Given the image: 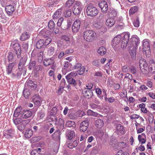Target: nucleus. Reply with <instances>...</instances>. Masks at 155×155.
<instances>
[{
  "label": "nucleus",
  "instance_id": "nucleus-64",
  "mask_svg": "<svg viewBox=\"0 0 155 155\" xmlns=\"http://www.w3.org/2000/svg\"><path fill=\"white\" fill-rule=\"evenodd\" d=\"M64 87L63 86H61L60 87V88H59L58 91L57 92V93L58 94H61L64 90Z\"/></svg>",
  "mask_w": 155,
  "mask_h": 155
},
{
  "label": "nucleus",
  "instance_id": "nucleus-39",
  "mask_svg": "<svg viewBox=\"0 0 155 155\" xmlns=\"http://www.w3.org/2000/svg\"><path fill=\"white\" fill-rule=\"evenodd\" d=\"M29 37V35L27 32H24L23 33L21 36L20 39L22 41H24L28 38Z\"/></svg>",
  "mask_w": 155,
  "mask_h": 155
},
{
  "label": "nucleus",
  "instance_id": "nucleus-55",
  "mask_svg": "<svg viewBox=\"0 0 155 155\" xmlns=\"http://www.w3.org/2000/svg\"><path fill=\"white\" fill-rule=\"evenodd\" d=\"M64 20V18H60L58 20L57 22L58 26L60 27L61 25H63V22Z\"/></svg>",
  "mask_w": 155,
  "mask_h": 155
},
{
  "label": "nucleus",
  "instance_id": "nucleus-34",
  "mask_svg": "<svg viewBox=\"0 0 155 155\" xmlns=\"http://www.w3.org/2000/svg\"><path fill=\"white\" fill-rule=\"evenodd\" d=\"M116 128L117 130L121 133H123L124 132V127L120 124H117Z\"/></svg>",
  "mask_w": 155,
  "mask_h": 155
},
{
  "label": "nucleus",
  "instance_id": "nucleus-59",
  "mask_svg": "<svg viewBox=\"0 0 155 155\" xmlns=\"http://www.w3.org/2000/svg\"><path fill=\"white\" fill-rule=\"evenodd\" d=\"M58 124L60 125L62 129L64 127V121L61 118H59V119Z\"/></svg>",
  "mask_w": 155,
  "mask_h": 155
},
{
  "label": "nucleus",
  "instance_id": "nucleus-28",
  "mask_svg": "<svg viewBox=\"0 0 155 155\" xmlns=\"http://www.w3.org/2000/svg\"><path fill=\"white\" fill-rule=\"evenodd\" d=\"M21 107H17L14 111V116L15 117H17L19 115H21Z\"/></svg>",
  "mask_w": 155,
  "mask_h": 155
},
{
  "label": "nucleus",
  "instance_id": "nucleus-23",
  "mask_svg": "<svg viewBox=\"0 0 155 155\" xmlns=\"http://www.w3.org/2000/svg\"><path fill=\"white\" fill-rule=\"evenodd\" d=\"M95 126L98 128H101L104 125V122L101 119L97 120L95 123Z\"/></svg>",
  "mask_w": 155,
  "mask_h": 155
},
{
  "label": "nucleus",
  "instance_id": "nucleus-50",
  "mask_svg": "<svg viewBox=\"0 0 155 155\" xmlns=\"http://www.w3.org/2000/svg\"><path fill=\"white\" fill-rule=\"evenodd\" d=\"M14 58V57L13 56V54L12 53L10 52H9L8 54V56L7 58L8 60V61H12Z\"/></svg>",
  "mask_w": 155,
  "mask_h": 155
},
{
  "label": "nucleus",
  "instance_id": "nucleus-20",
  "mask_svg": "<svg viewBox=\"0 0 155 155\" xmlns=\"http://www.w3.org/2000/svg\"><path fill=\"white\" fill-rule=\"evenodd\" d=\"M62 11V9L60 8L58 9L56 12L54 13L53 18L54 19H56L59 18L61 15Z\"/></svg>",
  "mask_w": 155,
  "mask_h": 155
},
{
  "label": "nucleus",
  "instance_id": "nucleus-2",
  "mask_svg": "<svg viewBox=\"0 0 155 155\" xmlns=\"http://www.w3.org/2000/svg\"><path fill=\"white\" fill-rule=\"evenodd\" d=\"M139 66L141 72L143 74H147L149 71L152 73L155 72V64L150 65L149 68L147 62L144 59L140 61Z\"/></svg>",
  "mask_w": 155,
  "mask_h": 155
},
{
  "label": "nucleus",
  "instance_id": "nucleus-44",
  "mask_svg": "<svg viewBox=\"0 0 155 155\" xmlns=\"http://www.w3.org/2000/svg\"><path fill=\"white\" fill-rule=\"evenodd\" d=\"M71 15V11L70 9H68L65 11L64 13V15L65 17L68 18L70 17Z\"/></svg>",
  "mask_w": 155,
  "mask_h": 155
},
{
  "label": "nucleus",
  "instance_id": "nucleus-60",
  "mask_svg": "<svg viewBox=\"0 0 155 155\" xmlns=\"http://www.w3.org/2000/svg\"><path fill=\"white\" fill-rule=\"evenodd\" d=\"M134 25L135 27H138L139 26V21L138 18L134 22Z\"/></svg>",
  "mask_w": 155,
  "mask_h": 155
},
{
  "label": "nucleus",
  "instance_id": "nucleus-14",
  "mask_svg": "<svg viewBox=\"0 0 155 155\" xmlns=\"http://www.w3.org/2000/svg\"><path fill=\"white\" fill-rule=\"evenodd\" d=\"M28 88L32 90H35L37 87V84L34 81L29 80L26 83Z\"/></svg>",
  "mask_w": 155,
  "mask_h": 155
},
{
  "label": "nucleus",
  "instance_id": "nucleus-38",
  "mask_svg": "<svg viewBox=\"0 0 155 155\" xmlns=\"http://www.w3.org/2000/svg\"><path fill=\"white\" fill-rule=\"evenodd\" d=\"M78 145V142L77 141H74L72 143H70L68 144V147L70 149L76 147Z\"/></svg>",
  "mask_w": 155,
  "mask_h": 155
},
{
  "label": "nucleus",
  "instance_id": "nucleus-46",
  "mask_svg": "<svg viewBox=\"0 0 155 155\" xmlns=\"http://www.w3.org/2000/svg\"><path fill=\"white\" fill-rule=\"evenodd\" d=\"M22 118H18L13 119V122L15 125H17L21 123L22 122Z\"/></svg>",
  "mask_w": 155,
  "mask_h": 155
},
{
  "label": "nucleus",
  "instance_id": "nucleus-51",
  "mask_svg": "<svg viewBox=\"0 0 155 155\" xmlns=\"http://www.w3.org/2000/svg\"><path fill=\"white\" fill-rule=\"evenodd\" d=\"M138 139L140 142H141V140H143V141L141 142V144H143L146 142V139L144 138H142V137L140 135H139L138 136Z\"/></svg>",
  "mask_w": 155,
  "mask_h": 155
},
{
  "label": "nucleus",
  "instance_id": "nucleus-57",
  "mask_svg": "<svg viewBox=\"0 0 155 155\" xmlns=\"http://www.w3.org/2000/svg\"><path fill=\"white\" fill-rule=\"evenodd\" d=\"M85 70V68L84 67H82L80 68L79 71H78V73L79 75H82L84 74Z\"/></svg>",
  "mask_w": 155,
  "mask_h": 155
},
{
  "label": "nucleus",
  "instance_id": "nucleus-54",
  "mask_svg": "<svg viewBox=\"0 0 155 155\" xmlns=\"http://www.w3.org/2000/svg\"><path fill=\"white\" fill-rule=\"evenodd\" d=\"M92 64L96 67H99L100 66V63L97 60L93 61L92 62Z\"/></svg>",
  "mask_w": 155,
  "mask_h": 155
},
{
  "label": "nucleus",
  "instance_id": "nucleus-10",
  "mask_svg": "<svg viewBox=\"0 0 155 155\" xmlns=\"http://www.w3.org/2000/svg\"><path fill=\"white\" fill-rule=\"evenodd\" d=\"M13 48L17 55V58H20L21 53V48L19 44L18 43H15L13 45Z\"/></svg>",
  "mask_w": 155,
  "mask_h": 155
},
{
  "label": "nucleus",
  "instance_id": "nucleus-16",
  "mask_svg": "<svg viewBox=\"0 0 155 155\" xmlns=\"http://www.w3.org/2000/svg\"><path fill=\"white\" fill-rule=\"evenodd\" d=\"M115 22V19L110 17L106 21V24L109 28L113 26Z\"/></svg>",
  "mask_w": 155,
  "mask_h": 155
},
{
  "label": "nucleus",
  "instance_id": "nucleus-49",
  "mask_svg": "<svg viewBox=\"0 0 155 155\" xmlns=\"http://www.w3.org/2000/svg\"><path fill=\"white\" fill-rule=\"evenodd\" d=\"M72 23V20L71 19H69L68 20L67 25L66 27H64V28L67 29L70 28L71 26Z\"/></svg>",
  "mask_w": 155,
  "mask_h": 155
},
{
  "label": "nucleus",
  "instance_id": "nucleus-3",
  "mask_svg": "<svg viewBox=\"0 0 155 155\" xmlns=\"http://www.w3.org/2000/svg\"><path fill=\"white\" fill-rule=\"evenodd\" d=\"M96 33L94 31L87 30L84 32V38L88 42L93 41L95 38Z\"/></svg>",
  "mask_w": 155,
  "mask_h": 155
},
{
  "label": "nucleus",
  "instance_id": "nucleus-15",
  "mask_svg": "<svg viewBox=\"0 0 155 155\" xmlns=\"http://www.w3.org/2000/svg\"><path fill=\"white\" fill-rule=\"evenodd\" d=\"M25 70H24V68H23V69L21 70V69H19L18 68V69L16 70L17 73H15L13 72L12 75H11V77L13 78H19L21 76L23 71Z\"/></svg>",
  "mask_w": 155,
  "mask_h": 155
},
{
  "label": "nucleus",
  "instance_id": "nucleus-24",
  "mask_svg": "<svg viewBox=\"0 0 155 155\" xmlns=\"http://www.w3.org/2000/svg\"><path fill=\"white\" fill-rule=\"evenodd\" d=\"M36 64V62L35 61L31 60L29 63V66L28 67V69L30 70H31L33 69H35Z\"/></svg>",
  "mask_w": 155,
  "mask_h": 155
},
{
  "label": "nucleus",
  "instance_id": "nucleus-58",
  "mask_svg": "<svg viewBox=\"0 0 155 155\" xmlns=\"http://www.w3.org/2000/svg\"><path fill=\"white\" fill-rule=\"evenodd\" d=\"M51 41V38H48L44 41V46H47Z\"/></svg>",
  "mask_w": 155,
  "mask_h": 155
},
{
  "label": "nucleus",
  "instance_id": "nucleus-52",
  "mask_svg": "<svg viewBox=\"0 0 155 155\" xmlns=\"http://www.w3.org/2000/svg\"><path fill=\"white\" fill-rule=\"evenodd\" d=\"M31 120L30 119H28L26 120H22L21 123L24 125V126L26 127V126L27 124H28L30 122Z\"/></svg>",
  "mask_w": 155,
  "mask_h": 155
},
{
  "label": "nucleus",
  "instance_id": "nucleus-33",
  "mask_svg": "<svg viewBox=\"0 0 155 155\" xmlns=\"http://www.w3.org/2000/svg\"><path fill=\"white\" fill-rule=\"evenodd\" d=\"M33 132L32 130L31 129H27L26 130L25 134V137L28 138H30L32 135Z\"/></svg>",
  "mask_w": 155,
  "mask_h": 155
},
{
  "label": "nucleus",
  "instance_id": "nucleus-48",
  "mask_svg": "<svg viewBox=\"0 0 155 155\" xmlns=\"http://www.w3.org/2000/svg\"><path fill=\"white\" fill-rule=\"evenodd\" d=\"M28 45L27 42H24L23 43L22 47L25 51H26L28 49Z\"/></svg>",
  "mask_w": 155,
  "mask_h": 155
},
{
  "label": "nucleus",
  "instance_id": "nucleus-7",
  "mask_svg": "<svg viewBox=\"0 0 155 155\" xmlns=\"http://www.w3.org/2000/svg\"><path fill=\"white\" fill-rule=\"evenodd\" d=\"M32 115L31 112L29 110H24L21 112V117L23 119L28 118L31 117Z\"/></svg>",
  "mask_w": 155,
  "mask_h": 155
},
{
  "label": "nucleus",
  "instance_id": "nucleus-41",
  "mask_svg": "<svg viewBox=\"0 0 155 155\" xmlns=\"http://www.w3.org/2000/svg\"><path fill=\"white\" fill-rule=\"evenodd\" d=\"M48 28L50 29H52L54 28L55 26L54 21L52 20H50L48 24Z\"/></svg>",
  "mask_w": 155,
  "mask_h": 155
},
{
  "label": "nucleus",
  "instance_id": "nucleus-61",
  "mask_svg": "<svg viewBox=\"0 0 155 155\" xmlns=\"http://www.w3.org/2000/svg\"><path fill=\"white\" fill-rule=\"evenodd\" d=\"M38 137H33L30 140V141L32 143H34L35 142H37L38 140L40 139Z\"/></svg>",
  "mask_w": 155,
  "mask_h": 155
},
{
  "label": "nucleus",
  "instance_id": "nucleus-62",
  "mask_svg": "<svg viewBox=\"0 0 155 155\" xmlns=\"http://www.w3.org/2000/svg\"><path fill=\"white\" fill-rule=\"evenodd\" d=\"M61 38L62 39L66 41H70V38L67 36L66 35H62L61 36Z\"/></svg>",
  "mask_w": 155,
  "mask_h": 155
},
{
  "label": "nucleus",
  "instance_id": "nucleus-42",
  "mask_svg": "<svg viewBox=\"0 0 155 155\" xmlns=\"http://www.w3.org/2000/svg\"><path fill=\"white\" fill-rule=\"evenodd\" d=\"M117 15V12L115 10H112L111 12L109 13V17L114 18L115 19V17Z\"/></svg>",
  "mask_w": 155,
  "mask_h": 155
},
{
  "label": "nucleus",
  "instance_id": "nucleus-5",
  "mask_svg": "<svg viewBox=\"0 0 155 155\" xmlns=\"http://www.w3.org/2000/svg\"><path fill=\"white\" fill-rule=\"evenodd\" d=\"M82 6V5L80 2H76L75 3L72 9L74 15H77L81 13Z\"/></svg>",
  "mask_w": 155,
  "mask_h": 155
},
{
  "label": "nucleus",
  "instance_id": "nucleus-43",
  "mask_svg": "<svg viewBox=\"0 0 155 155\" xmlns=\"http://www.w3.org/2000/svg\"><path fill=\"white\" fill-rule=\"evenodd\" d=\"M103 26V23L99 22H95L94 24V26L97 28H101Z\"/></svg>",
  "mask_w": 155,
  "mask_h": 155
},
{
  "label": "nucleus",
  "instance_id": "nucleus-35",
  "mask_svg": "<svg viewBox=\"0 0 155 155\" xmlns=\"http://www.w3.org/2000/svg\"><path fill=\"white\" fill-rule=\"evenodd\" d=\"M61 133L60 131L57 130L53 134V137L56 139L60 140V139Z\"/></svg>",
  "mask_w": 155,
  "mask_h": 155
},
{
  "label": "nucleus",
  "instance_id": "nucleus-19",
  "mask_svg": "<svg viewBox=\"0 0 155 155\" xmlns=\"http://www.w3.org/2000/svg\"><path fill=\"white\" fill-rule=\"evenodd\" d=\"M16 64V63L13 62L9 64L6 68V72L8 74H9L12 72L13 67Z\"/></svg>",
  "mask_w": 155,
  "mask_h": 155
},
{
  "label": "nucleus",
  "instance_id": "nucleus-4",
  "mask_svg": "<svg viewBox=\"0 0 155 155\" xmlns=\"http://www.w3.org/2000/svg\"><path fill=\"white\" fill-rule=\"evenodd\" d=\"M87 15L91 17L95 16L99 13L98 10L93 5L88 6L86 9Z\"/></svg>",
  "mask_w": 155,
  "mask_h": 155
},
{
  "label": "nucleus",
  "instance_id": "nucleus-47",
  "mask_svg": "<svg viewBox=\"0 0 155 155\" xmlns=\"http://www.w3.org/2000/svg\"><path fill=\"white\" fill-rule=\"evenodd\" d=\"M69 80L68 81V83L72 84H73L74 86H75L77 85V83L75 80L73 78H71L70 79H69Z\"/></svg>",
  "mask_w": 155,
  "mask_h": 155
},
{
  "label": "nucleus",
  "instance_id": "nucleus-9",
  "mask_svg": "<svg viewBox=\"0 0 155 155\" xmlns=\"http://www.w3.org/2000/svg\"><path fill=\"white\" fill-rule=\"evenodd\" d=\"M27 59V57L26 55H25L21 58L18 65L19 69H23Z\"/></svg>",
  "mask_w": 155,
  "mask_h": 155
},
{
  "label": "nucleus",
  "instance_id": "nucleus-21",
  "mask_svg": "<svg viewBox=\"0 0 155 155\" xmlns=\"http://www.w3.org/2000/svg\"><path fill=\"white\" fill-rule=\"evenodd\" d=\"M51 31L48 30L44 29L40 32V34L45 37H47L51 34Z\"/></svg>",
  "mask_w": 155,
  "mask_h": 155
},
{
  "label": "nucleus",
  "instance_id": "nucleus-37",
  "mask_svg": "<svg viewBox=\"0 0 155 155\" xmlns=\"http://www.w3.org/2000/svg\"><path fill=\"white\" fill-rule=\"evenodd\" d=\"M23 94L24 97L27 98L29 97L30 95V92L28 89L25 88L24 89Z\"/></svg>",
  "mask_w": 155,
  "mask_h": 155
},
{
  "label": "nucleus",
  "instance_id": "nucleus-53",
  "mask_svg": "<svg viewBox=\"0 0 155 155\" xmlns=\"http://www.w3.org/2000/svg\"><path fill=\"white\" fill-rule=\"evenodd\" d=\"M129 69L130 72L132 74H134L136 73V71L135 68L134 66H130L129 68Z\"/></svg>",
  "mask_w": 155,
  "mask_h": 155
},
{
  "label": "nucleus",
  "instance_id": "nucleus-25",
  "mask_svg": "<svg viewBox=\"0 0 155 155\" xmlns=\"http://www.w3.org/2000/svg\"><path fill=\"white\" fill-rule=\"evenodd\" d=\"M97 53L100 55H103L106 53V49L104 47H101L97 50Z\"/></svg>",
  "mask_w": 155,
  "mask_h": 155
},
{
  "label": "nucleus",
  "instance_id": "nucleus-8",
  "mask_svg": "<svg viewBox=\"0 0 155 155\" xmlns=\"http://www.w3.org/2000/svg\"><path fill=\"white\" fill-rule=\"evenodd\" d=\"M32 99L34 103L36 106H39L41 105V101L39 95H34L32 97Z\"/></svg>",
  "mask_w": 155,
  "mask_h": 155
},
{
  "label": "nucleus",
  "instance_id": "nucleus-18",
  "mask_svg": "<svg viewBox=\"0 0 155 155\" xmlns=\"http://www.w3.org/2000/svg\"><path fill=\"white\" fill-rule=\"evenodd\" d=\"M82 93L84 96L87 99L93 96L92 91L90 89H87L84 92L82 91Z\"/></svg>",
  "mask_w": 155,
  "mask_h": 155
},
{
  "label": "nucleus",
  "instance_id": "nucleus-31",
  "mask_svg": "<svg viewBox=\"0 0 155 155\" xmlns=\"http://www.w3.org/2000/svg\"><path fill=\"white\" fill-rule=\"evenodd\" d=\"M87 113L88 115L89 116H91L94 117H97L98 115H100V114L97 113L91 110H88L87 111Z\"/></svg>",
  "mask_w": 155,
  "mask_h": 155
},
{
  "label": "nucleus",
  "instance_id": "nucleus-13",
  "mask_svg": "<svg viewBox=\"0 0 155 155\" xmlns=\"http://www.w3.org/2000/svg\"><path fill=\"white\" fill-rule=\"evenodd\" d=\"M132 44L135 48L137 47L140 43V40L139 38L137 35H134L131 38Z\"/></svg>",
  "mask_w": 155,
  "mask_h": 155
},
{
  "label": "nucleus",
  "instance_id": "nucleus-32",
  "mask_svg": "<svg viewBox=\"0 0 155 155\" xmlns=\"http://www.w3.org/2000/svg\"><path fill=\"white\" fill-rule=\"evenodd\" d=\"M143 52L144 54H145L147 57H149L151 55L150 48H146V49H143Z\"/></svg>",
  "mask_w": 155,
  "mask_h": 155
},
{
  "label": "nucleus",
  "instance_id": "nucleus-11",
  "mask_svg": "<svg viewBox=\"0 0 155 155\" xmlns=\"http://www.w3.org/2000/svg\"><path fill=\"white\" fill-rule=\"evenodd\" d=\"M99 6L103 12H106L108 9V5L105 1H103L99 3Z\"/></svg>",
  "mask_w": 155,
  "mask_h": 155
},
{
  "label": "nucleus",
  "instance_id": "nucleus-17",
  "mask_svg": "<svg viewBox=\"0 0 155 155\" xmlns=\"http://www.w3.org/2000/svg\"><path fill=\"white\" fill-rule=\"evenodd\" d=\"M5 9L7 13L9 15L12 14L15 11L14 7L12 5H7Z\"/></svg>",
  "mask_w": 155,
  "mask_h": 155
},
{
  "label": "nucleus",
  "instance_id": "nucleus-29",
  "mask_svg": "<svg viewBox=\"0 0 155 155\" xmlns=\"http://www.w3.org/2000/svg\"><path fill=\"white\" fill-rule=\"evenodd\" d=\"M65 126L66 127L73 128H75L76 127L75 123L74 121H68L66 123Z\"/></svg>",
  "mask_w": 155,
  "mask_h": 155
},
{
  "label": "nucleus",
  "instance_id": "nucleus-45",
  "mask_svg": "<svg viewBox=\"0 0 155 155\" xmlns=\"http://www.w3.org/2000/svg\"><path fill=\"white\" fill-rule=\"evenodd\" d=\"M74 2V0H68L66 3V6L68 8L71 7Z\"/></svg>",
  "mask_w": 155,
  "mask_h": 155
},
{
  "label": "nucleus",
  "instance_id": "nucleus-6",
  "mask_svg": "<svg viewBox=\"0 0 155 155\" xmlns=\"http://www.w3.org/2000/svg\"><path fill=\"white\" fill-rule=\"evenodd\" d=\"M81 22L80 20H76L73 23L72 26V31L73 32H77L80 29Z\"/></svg>",
  "mask_w": 155,
  "mask_h": 155
},
{
  "label": "nucleus",
  "instance_id": "nucleus-1",
  "mask_svg": "<svg viewBox=\"0 0 155 155\" xmlns=\"http://www.w3.org/2000/svg\"><path fill=\"white\" fill-rule=\"evenodd\" d=\"M122 37L121 42V47L123 49H125L127 46L129 38V35L128 33L122 34L121 35H118L115 37L112 41V43L114 46H116L119 44L121 40V37Z\"/></svg>",
  "mask_w": 155,
  "mask_h": 155
},
{
  "label": "nucleus",
  "instance_id": "nucleus-22",
  "mask_svg": "<svg viewBox=\"0 0 155 155\" xmlns=\"http://www.w3.org/2000/svg\"><path fill=\"white\" fill-rule=\"evenodd\" d=\"M66 134V137L69 140H72L75 136L74 132L73 131L67 132Z\"/></svg>",
  "mask_w": 155,
  "mask_h": 155
},
{
  "label": "nucleus",
  "instance_id": "nucleus-63",
  "mask_svg": "<svg viewBox=\"0 0 155 155\" xmlns=\"http://www.w3.org/2000/svg\"><path fill=\"white\" fill-rule=\"evenodd\" d=\"M18 127V129L20 131L23 130L25 128L22 123Z\"/></svg>",
  "mask_w": 155,
  "mask_h": 155
},
{
  "label": "nucleus",
  "instance_id": "nucleus-26",
  "mask_svg": "<svg viewBox=\"0 0 155 155\" xmlns=\"http://www.w3.org/2000/svg\"><path fill=\"white\" fill-rule=\"evenodd\" d=\"M44 40L40 39L36 43V47L38 49L41 48L43 46H44Z\"/></svg>",
  "mask_w": 155,
  "mask_h": 155
},
{
  "label": "nucleus",
  "instance_id": "nucleus-12",
  "mask_svg": "<svg viewBox=\"0 0 155 155\" xmlns=\"http://www.w3.org/2000/svg\"><path fill=\"white\" fill-rule=\"evenodd\" d=\"M89 125V123L87 120H84L81 123L80 128V131L83 132L86 131Z\"/></svg>",
  "mask_w": 155,
  "mask_h": 155
},
{
  "label": "nucleus",
  "instance_id": "nucleus-56",
  "mask_svg": "<svg viewBox=\"0 0 155 155\" xmlns=\"http://www.w3.org/2000/svg\"><path fill=\"white\" fill-rule=\"evenodd\" d=\"M57 111V108L55 107H53L51 110V114L53 115H55Z\"/></svg>",
  "mask_w": 155,
  "mask_h": 155
},
{
  "label": "nucleus",
  "instance_id": "nucleus-36",
  "mask_svg": "<svg viewBox=\"0 0 155 155\" xmlns=\"http://www.w3.org/2000/svg\"><path fill=\"white\" fill-rule=\"evenodd\" d=\"M138 10V7L136 6H134L131 8L129 10V14H133L137 12Z\"/></svg>",
  "mask_w": 155,
  "mask_h": 155
},
{
  "label": "nucleus",
  "instance_id": "nucleus-30",
  "mask_svg": "<svg viewBox=\"0 0 155 155\" xmlns=\"http://www.w3.org/2000/svg\"><path fill=\"white\" fill-rule=\"evenodd\" d=\"M55 48L53 46H51L48 48V54L49 55H51L54 53Z\"/></svg>",
  "mask_w": 155,
  "mask_h": 155
},
{
  "label": "nucleus",
  "instance_id": "nucleus-40",
  "mask_svg": "<svg viewBox=\"0 0 155 155\" xmlns=\"http://www.w3.org/2000/svg\"><path fill=\"white\" fill-rule=\"evenodd\" d=\"M147 48H150L149 43L147 40H144L143 41V49H146Z\"/></svg>",
  "mask_w": 155,
  "mask_h": 155
},
{
  "label": "nucleus",
  "instance_id": "nucleus-27",
  "mask_svg": "<svg viewBox=\"0 0 155 155\" xmlns=\"http://www.w3.org/2000/svg\"><path fill=\"white\" fill-rule=\"evenodd\" d=\"M35 70L37 72H38L39 71L44 72L45 71V69L43 66L42 65H37L35 67Z\"/></svg>",
  "mask_w": 155,
  "mask_h": 155
}]
</instances>
